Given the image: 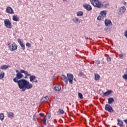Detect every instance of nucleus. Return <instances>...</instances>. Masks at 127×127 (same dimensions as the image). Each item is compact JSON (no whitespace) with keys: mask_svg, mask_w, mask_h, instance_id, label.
Returning <instances> with one entry per match:
<instances>
[{"mask_svg":"<svg viewBox=\"0 0 127 127\" xmlns=\"http://www.w3.org/2000/svg\"><path fill=\"white\" fill-rule=\"evenodd\" d=\"M33 119H34V120H35V118H34V117H33Z\"/></svg>","mask_w":127,"mask_h":127,"instance_id":"obj_53","label":"nucleus"},{"mask_svg":"<svg viewBox=\"0 0 127 127\" xmlns=\"http://www.w3.org/2000/svg\"><path fill=\"white\" fill-rule=\"evenodd\" d=\"M13 20H14V21H19V18H18V16H17V15H13Z\"/></svg>","mask_w":127,"mask_h":127,"instance_id":"obj_20","label":"nucleus"},{"mask_svg":"<svg viewBox=\"0 0 127 127\" xmlns=\"http://www.w3.org/2000/svg\"><path fill=\"white\" fill-rule=\"evenodd\" d=\"M79 75H80V76H83V75H84V72H80L79 73Z\"/></svg>","mask_w":127,"mask_h":127,"instance_id":"obj_39","label":"nucleus"},{"mask_svg":"<svg viewBox=\"0 0 127 127\" xmlns=\"http://www.w3.org/2000/svg\"><path fill=\"white\" fill-rule=\"evenodd\" d=\"M90 2L93 6H95V7H97V8H101V7L102 8H106L107 6H109V4L105 5L102 4L99 0H90Z\"/></svg>","mask_w":127,"mask_h":127,"instance_id":"obj_2","label":"nucleus"},{"mask_svg":"<svg viewBox=\"0 0 127 127\" xmlns=\"http://www.w3.org/2000/svg\"><path fill=\"white\" fill-rule=\"evenodd\" d=\"M114 102H115V99H114L113 97H110L108 99V104H112V103Z\"/></svg>","mask_w":127,"mask_h":127,"instance_id":"obj_21","label":"nucleus"},{"mask_svg":"<svg viewBox=\"0 0 127 127\" xmlns=\"http://www.w3.org/2000/svg\"><path fill=\"white\" fill-rule=\"evenodd\" d=\"M67 81H69L70 84H73V80H74V75L72 74H67Z\"/></svg>","mask_w":127,"mask_h":127,"instance_id":"obj_5","label":"nucleus"},{"mask_svg":"<svg viewBox=\"0 0 127 127\" xmlns=\"http://www.w3.org/2000/svg\"><path fill=\"white\" fill-rule=\"evenodd\" d=\"M118 124L121 127H124V124L123 123V121L122 120H120V119H118Z\"/></svg>","mask_w":127,"mask_h":127,"instance_id":"obj_23","label":"nucleus"},{"mask_svg":"<svg viewBox=\"0 0 127 127\" xmlns=\"http://www.w3.org/2000/svg\"><path fill=\"white\" fill-rule=\"evenodd\" d=\"M30 81L32 82V83H33V81H35V80L36 79V76L34 75H30Z\"/></svg>","mask_w":127,"mask_h":127,"instance_id":"obj_18","label":"nucleus"},{"mask_svg":"<svg viewBox=\"0 0 127 127\" xmlns=\"http://www.w3.org/2000/svg\"><path fill=\"white\" fill-rule=\"evenodd\" d=\"M124 36L127 38V30L124 32Z\"/></svg>","mask_w":127,"mask_h":127,"instance_id":"obj_37","label":"nucleus"},{"mask_svg":"<svg viewBox=\"0 0 127 127\" xmlns=\"http://www.w3.org/2000/svg\"><path fill=\"white\" fill-rule=\"evenodd\" d=\"M74 81H75V82H76L77 80L76 79V78H74L73 79Z\"/></svg>","mask_w":127,"mask_h":127,"instance_id":"obj_49","label":"nucleus"},{"mask_svg":"<svg viewBox=\"0 0 127 127\" xmlns=\"http://www.w3.org/2000/svg\"><path fill=\"white\" fill-rule=\"evenodd\" d=\"M0 120L2 121L3 120H4V114L3 113H0Z\"/></svg>","mask_w":127,"mask_h":127,"instance_id":"obj_28","label":"nucleus"},{"mask_svg":"<svg viewBox=\"0 0 127 127\" xmlns=\"http://www.w3.org/2000/svg\"><path fill=\"white\" fill-rule=\"evenodd\" d=\"M51 54H53V52H51Z\"/></svg>","mask_w":127,"mask_h":127,"instance_id":"obj_51","label":"nucleus"},{"mask_svg":"<svg viewBox=\"0 0 127 127\" xmlns=\"http://www.w3.org/2000/svg\"><path fill=\"white\" fill-rule=\"evenodd\" d=\"M67 110L68 111H69V107H67Z\"/></svg>","mask_w":127,"mask_h":127,"instance_id":"obj_52","label":"nucleus"},{"mask_svg":"<svg viewBox=\"0 0 127 127\" xmlns=\"http://www.w3.org/2000/svg\"><path fill=\"white\" fill-rule=\"evenodd\" d=\"M27 76H28V75H26V76H25L24 78H25V79H27Z\"/></svg>","mask_w":127,"mask_h":127,"instance_id":"obj_48","label":"nucleus"},{"mask_svg":"<svg viewBox=\"0 0 127 127\" xmlns=\"http://www.w3.org/2000/svg\"><path fill=\"white\" fill-rule=\"evenodd\" d=\"M96 64H97V65H99V64H101V62L100 61H95Z\"/></svg>","mask_w":127,"mask_h":127,"instance_id":"obj_36","label":"nucleus"},{"mask_svg":"<svg viewBox=\"0 0 127 127\" xmlns=\"http://www.w3.org/2000/svg\"><path fill=\"white\" fill-rule=\"evenodd\" d=\"M72 21L75 23V24H79V23H81V20H80V19H79L77 17H74L72 19Z\"/></svg>","mask_w":127,"mask_h":127,"instance_id":"obj_12","label":"nucleus"},{"mask_svg":"<svg viewBox=\"0 0 127 127\" xmlns=\"http://www.w3.org/2000/svg\"><path fill=\"white\" fill-rule=\"evenodd\" d=\"M7 45H8V46H10V42H8V43H7Z\"/></svg>","mask_w":127,"mask_h":127,"instance_id":"obj_44","label":"nucleus"},{"mask_svg":"<svg viewBox=\"0 0 127 127\" xmlns=\"http://www.w3.org/2000/svg\"><path fill=\"white\" fill-rule=\"evenodd\" d=\"M100 14L103 17L107 16V11L104 10L100 12Z\"/></svg>","mask_w":127,"mask_h":127,"instance_id":"obj_19","label":"nucleus"},{"mask_svg":"<svg viewBox=\"0 0 127 127\" xmlns=\"http://www.w3.org/2000/svg\"><path fill=\"white\" fill-rule=\"evenodd\" d=\"M42 123H43V125H46V118H44L42 120Z\"/></svg>","mask_w":127,"mask_h":127,"instance_id":"obj_33","label":"nucleus"},{"mask_svg":"<svg viewBox=\"0 0 127 127\" xmlns=\"http://www.w3.org/2000/svg\"><path fill=\"white\" fill-rule=\"evenodd\" d=\"M4 76H5V73L4 72L0 73V80H2V79H3V78H4Z\"/></svg>","mask_w":127,"mask_h":127,"instance_id":"obj_26","label":"nucleus"},{"mask_svg":"<svg viewBox=\"0 0 127 127\" xmlns=\"http://www.w3.org/2000/svg\"><path fill=\"white\" fill-rule=\"evenodd\" d=\"M34 82H35V83H38V81L37 80H36L35 81L34 80L33 81V83H34Z\"/></svg>","mask_w":127,"mask_h":127,"instance_id":"obj_43","label":"nucleus"},{"mask_svg":"<svg viewBox=\"0 0 127 127\" xmlns=\"http://www.w3.org/2000/svg\"><path fill=\"white\" fill-rule=\"evenodd\" d=\"M59 112H60V114H64L65 113V111L62 109H59Z\"/></svg>","mask_w":127,"mask_h":127,"instance_id":"obj_34","label":"nucleus"},{"mask_svg":"<svg viewBox=\"0 0 127 127\" xmlns=\"http://www.w3.org/2000/svg\"><path fill=\"white\" fill-rule=\"evenodd\" d=\"M119 57H123V56H124V55H123L122 54H120L119 55Z\"/></svg>","mask_w":127,"mask_h":127,"instance_id":"obj_42","label":"nucleus"},{"mask_svg":"<svg viewBox=\"0 0 127 127\" xmlns=\"http://www.w3.org/2000/svg\"><path fill=\"white\" fill-rule=\"evenodd\" d=\"M105 26H112V21L109 19H105L104 21Z\"/></svg>","mask_w":127,"mask_h":127,"instance_id":"obj_11","label":"nucleus"},{"mask_svg":"<svg viewBox=\"0 0 127 127\" xmlns=\"http://www.w3.org/2000/svg\"><path fill=\"white\" fill-rule=\"evenodd\" d=\"M8 68H10V65H2L0 67V70H7Z\"/></svg>","mask_w":127,"mask_h":127,"instance_id":"obj_13","label":"nucleus"},{"mask_svg":"<svg viewBox=\"0 0 127 127\" xmlns=\"http://www.w3.org/2000/svg\"><path fill=\"white\" fill-rule=\"evenodd\" d=\"M95 81H98V80L100 79V75L98 74H95Z\"/></svg>","mask_w":127,"mask_h":127,"instance_id":"obj_27","label":"nucleus"},{"mask_svg":"<svg viewBox=\"0 0 127 127\" xmlns=\"http://www.w3.org/2000/svg\"><path fill=\"white\" fill-rule=\"evenodd\" d=\"M16 73H17V74H18V73H19V71H18V70H16Z\"/></svg>","mask_w":127,"mask_h":127,"instance_id":"obj_46","label":"nucleus"},{"mask_svg":"<svg viewBox=\"0 0 127 127\" xmlns=\"http://www.w3.org/2000/svg\"><path fill=\"white\" fill-rule=\"evenodd\" d=\"M7 115L8 118H10V119H13L14 118V113L13 112H8Z\"/></svg>","mask_w":127,"mask_h":127,"instance_id":"obj_16","label":"nucleus"},{"mask_svg":"<svg viewBox=\"0 0 127 127\" xmlns=\"http://www.w3.org/2000/svg\"><path fill=\"white\" fill-rule=\"evenodd\" d=\"M104 31H105V32H110V31H111V29L108 27H106L104 28Z\"/></svg>","mask_w":127,"mask_h":127,"instance_id":"obj_29","label":"nucleus"},{"mask_svg":"<svg viewBox=\"0 0 127 127\" xmlns=\"http://www.w3.org/2000/svg\"><path fill=\"white\" fill-rule=\"evenodd\" d=\"M107 61H111V60H112V58H111V57L107 58Z\"/></svg>","mask_w":127,"mask_h":127,"instance_id":"obj_38","label":"nucleus"},{"mask_svg":"<svg viewBox=\"0 0 127 127\" xmlns=\"http://www.w3.org/2000/svg\"><path fill=\"white\" fill-rule=\"evenodd\" d=\"M125 74L127 75V68L126 69Z\"/></svg>","mask_w":127,"mask_h":127,"instance_id":"obj_45","label":"nucleus"},{"mask_svg":"<svg viewBox=\"0 0 127 127\" xmlns=\"http://www.w3.org/2000/svg\"><path fill=\"white\" fill-rule=\"evenodd\" d=\"M124 122H125V124H126V127H127V119L124 120Z\"/></svg>","mask_w":127,"mask_h":127,"instance_id":"obj_41","label":"nucleus"},{"mask_svg":"<svg viewBox=\"0 0 127 127\" xmlns=\"http://www.w3.org/2000/svg\"><path fill=\"white\" fill-rule=\"evenodd\" d=\"M22 74H25L26 76H31V74H29L28 72L25 70H21L19 72L17 73L16 77L13 79V82L18 84L19 89H20L22 92H25L26 89L30 90V89H32L33 85L32 84L29 83V81L22 79L24 77Z\"/></svg>","mask_w":127,"mask_h":127,"instance_id":"obj_1","label":"nucleus"},{"mask_svg":"<svg viewBox=\"0 0 127 127\" xmlns=\"http://www.w3.org/2000/svg\"><path fill=\"white\" fill-rule=\"evenodd\" d=\"M26 46L28 47V48H30V47H31V44H30V43L27 42V43H26Z\"/></svg>","mask_w":127,"mask_h":127,"instance_id":"obj_31","label":"nucleus"},{"mask_svg":"<svg viewBox=\"0 0 127 127\" xmlns=\"http://www.w3.org/2000/svg\"><path fill=\"white\" fill-rule=\"evenodd\" d=\"M126 12V7L123 6L119 8L118 9V13L119 14H123V13H125Z\"/></svg>","mask_w":127,"mask_h":127,"instance_id":"obj_7","label":"nucleus"},{"mask_svg":"<svg viewBox=\"0 0 127 127\" xmlns=\"http://www.w3.org/2000/svg\"><path fill=\"white\" fill-rule=\"evenodd\" d=\"M122 78L124 80H126V81H127V74H124L122 76Z\"/></svg>","mask_w":127,"mask_h":127,"instance_id":"obj_30","label":"nucleus"},{"mask_svg":"<svg viewBox=\"0 0 127 127\" xmlns=\"http://www.w3.org/2000/svg\"><path fill=\"white\" fill-rule=\"evenodd\" d=\"M78 97L79 99H83V94L81 93H78Z\"/></svg>","mask_w":127,"mask_h":127,"instance_id":"obj_32","label":"nucleus"},{"mask_svg":"<svg viewBox=\"0 0 127 127\" xmlns=\"http://www.w3.org/2000/svg\"><path fill=\"white\" fill-rule=\"evenodd\" d=\"M83 7L85 8V9H87L88 11H91V10L92 9V6L88 4H84Z\"/></svg>","mask_w":127,"mask_h":127,"instance_id":"obj_9","label":"nucleus"},{"mask_svg":"<svg viewBox=\"0 0 127 127\" xmlns=\"http://www.w3.org/2000/svg\"><path fill=\"white\" fill-rule=\"evenodd\" d=\"M6 12H7V13H10V14H14V12L13 11V9H12V8L11 7H8L6 8Z\"/></svg>","mask_w":127,"mask_h":127,"instance_id":"obj_10","label":"nucleus"},{"mask_svg":"<svg viewBox=\"0 0 127 127\" xmlns=\"http://www.w3.org/2000/svg\"><path fill=\"white\" fill-rule=\"evenodd\" d=\"M5 26L7 28H11L12 27L11 25V22L9 19H5L4 20Z\"/></svg>","mask_w":127,"mask_h":127,"instance_id":"obj_4","label":"nucleus"},{"mask_svg":"<svg viewBox=\"0 0 127 127\" xmlns=\"http://www.w3.org/2000/svg\"><path fill=\"white\" fill-rule=\"evenodd\" d=\"M77 16H83L84 15V12L82 11H78L76 13Z\"/></svg>","mask_w":127,"mask_h":127,"instance_id":"obj_24","label":"nucleus"},{"mask_svg":"<svg viewBox=\"0 0 127 127\" xmlns=\"http://www.w3.org/2000/svg\"><path fill=\"white\" fill-rule=\"evenodd\" d=\"M62 79L64 80V81L66 84L68 83V78H67V76H66L65 75H64V74H63L62 75Z\"/></svg>","mask_w":127,"mask_h":127,"instance_id":"obj_15","label":"nucleus"},{"mask_svg":"<svg viewBox=\"0 0 127 127\" xmlns=\"http://www.w3.org/2000/svg\"><path fill=\"white\" fill-rule=\"evenodd\" d=\"M17 47L18 46L16 44L13 43L9 46V49L10 51H14V50H16V49H17Z\"/></svg>","mask_w":127,"mask_h":127,"instance_id":"obj_6","label":"nucleus"},{"mask_svg":"<svg viewBox=\"0 0 127 127\" xmlns=\"http://www.w3.org/2000/svg\"><path fill=\"white\" fill-rule=\"evenodd\" d=\"M85 39H86V40L89 39V37H85Z\"/></svg>","mask_w":127,"mask_h":127,"instance_id":"obj_47","label":"nucleus"},{"mask_svg":"<svg viewBox=\"0 0 127 127\" xmlns=\"http://www.w3.org/2000/svg\"><path fill=\"white\" fill-rule=\"evenodd\" d=\"M105 111H107L109 113H113L114 112V109L109 104H106L105 106Z\"/></svg>","mask_w":127,"mask_h":127,"instance_id":"obj_3","label":"nucleus"},{"mask_svg":"<svg viewBox=\"0 0 127 127\" xmlns=\"http://www.w3.org/2000/svg\"><path fill=\"white\" fill-rule=\"evenodd\" d=\"M48 100H49V98L48 97V96H46L42 98V99H41V102H47V101H48Z\"/></svg>","mask_w":127,"mask_h":127,"instance_id":"obj_22","label":"nucleus"},{"mask_svg":"<svg viewBox=\"0 0 127 127\" xmlns=\"http://www.w3.org/2000/svg\"><path fill=\"white\" fill-rule=\"evenodd\" d=\"M103 19V17L102 16H99L97 17V20H102Z\"/></svg>","mask_w":127,"mask_h":127,"instance_id":"obj_35","label":"nucleus"},{"mask_svg":"<svg viewBox=\"0 0 127 127\" xmlns=\"http://www.w3.org/2000/svg\"><path fill=\"white\" fill-rule=\"evenodd\" d=\"M50 118H51V114L48 113L45 116V119H46V120H49V119H50Z\"/></svg>","mask_w":127,"mask_h":127,"instance_id":"obj_25","label":"nucleus"},{"mask_svg":"<svg viewBox=\"0 0 127 127\" xmlns=\"http://www.w3.org/2000/svg\"><path fill=\"white\" fill-rule=\"evenodd\" d=\"M39 116H40V117H43V116H44V114H43V113H40L39 114Z\"/></svg>","mask_w":127,"mask_h":127,"instance_id":"obj_40","label":"nucleus"},{"mask_svg":"<svg viewBox=\"0 0 127 127\" xmlns=\"http://www.w3.org/2000/svg\"><path fill=\"white\" fill-rule=\"evenodd\" d=\"M54 90H55L56 91H60L61 90V87H60L59 84H57L54 87Z\"/></svg>","mask_w":127,"mask_h":127,"instance_id":"obj_17","label":"nucleus"},{"mask_svg":"<svg viewBox=\"0 0 127 127\" xmlns=\"http://www.w3.org/2000/svg\"><path fill=\"white\" fill-rule=\"evenodd\" d=\"M17 41H18V43H19V44L21 47V49H23V50H25V45L24 44V43H23V41H21V40H20V39H18Z\"/></svg>","mask_w":127,"mask_h":127,"instance_id":"obj_8","label":"nucleus"},{"mask_svg":"<svg viewBox=\"0 0 127 127\" xmlns=\"http://www.w3.org/2000/svg\"><path fill=\"white\" fill-rule=\"evenodd\" d=\"M67 0H63V1H66Z\"/></svg>","mask_w":127,"mask_h":127,"instance_id":"obj_50","label":"nucleus"},{"mask_svg":"<svg viewBox=\"0 0 127 127\" xmlns=\"http://www.w3.org/2000/svg\"><path fill=\"white\" fill-rule=\"evenodd\" d=\"M112 90H108L107 91L103 93V97H107V96L111 95V94H112Z\"/></svg>","mask_w":127,"mask_h":127,"instance_id":"obj_14","label":"nucleus"}]
</instances>
